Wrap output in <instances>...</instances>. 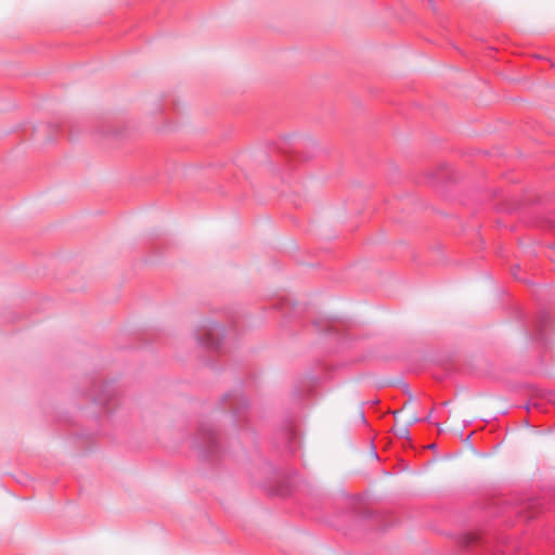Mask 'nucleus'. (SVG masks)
<instances>
[{"label":"nucleus","instance_id":"obj_1","mask_svg":"<svg viewBox=\"0 0 555 555\" xmlns=\"http://www.w3.org/2000/svg\"><path fill=\"white\" fill-rule=\"evenodd\" d=\"M223 332L221 326H212L206 332L207 340L205 341L207 346L212 347L218 344V337Z\"/></svg>","mask_w":555,"mask_h":555},{"label":"nucleus","instance_id":"obj_2","mask_svg":"<svg viewBox=\"0 0 555 555\" xmlns=\"http://www.w3.org/2000/svg\"><path fill=\"white\" fill-rule=\"evenodd\" d=\"M393 431L400 438H408L409 425L402 420H397L396 425L393 426Z\"/></svg>","mask_w":555,"mask_h":555},{"label":"nucleus","instance_id":"obj_3","mask_svg":"<svg viewBox=\"0 0 555 555\" xmlns=\"http://www.w3.org/2000/svg\"><path fill=\"white\" fill-rule=\"evenodd\" d=\"M402 421L406 423L409 426L413 425L414 423H417L420 420L415 412L411 411L408 415H405Z\"/></svg>","mask_w":555,"mask_h":555},{"label":"nucleus","instance_id":"obj_4","mask_svg":"<svg viewBox=\"0 0 555 555\" xmlns=\"http://www.w3.org/2000/svg\"><path fill=\"white\" fill-rule=\"evenodd\" d=\"M410 405H411V403H410V402H406V403L404 404V406H403V408H404V409H408Z\"/></svg>","mask_w":555,"mask_h":555},{"label":"nucleus","instance_id":"obj_5","mask_svg":"<svg viewBox=\"0 0 555 555\" xmlns=\"http://www.w3.org/2000/svg\"><path fill=\"white\" fill-rule=\"evenodd\" d=\"M199 340H203V343L206 344L205 341L207 340V337L205 339H203V337H199Z\"/></svg>","mask_w":555,"mask_h":555}]
</instances>
